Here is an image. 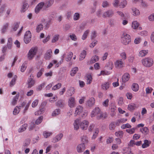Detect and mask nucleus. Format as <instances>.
<instances>
[{
  "mask_svg": "<svg viewBox=\"0 0 154 154\" xmlns=\"http://www.w3.org/2000/svg\"><path fill=\"white\" fill-rule=\"evenodd\" d=\"M45 110V108L44 106H41L39 110L35 112V115L38 116L42 114L44 112Z\"/></svg>",
  "mask_w": 154,
  "mask_h": 154,
  "instance_id": "nucleus-21",
  "label": "nucleus"
},
{
  "mask_svg": "<svg viewBox=\"0 0 154 154\" xmlns=\"http://www.w3.org/2000/svg\"><path fill=\"white\" fill-rule=\"evenodd\" d=\"M12 46V41L11 38H9L8 39L7 43V47L9 49H11Z\"/></svg>",
  "mask_w": 154,
  "mask_h": 154,
  "instance_id": "nucleus-31",
  "label": "nucleus"
},
{
  "mask_svg": "<svg viewBox=\"0 0 154 154\" xmlns=\"http://www.w3.org/2000/svg\"><path fill=\"white\" fill-rule=\"evenodd\" d=\"M141 63L144 66L149 67L152 66L153 61V59L150 57H146L141 60Z\"/></svg>",
  "mask_w": 154,
  "mask_h": 154,
  "instance_id": "nucleus-2",
  "label": "nucleus"
},
{
  "mask_svg": "<svg viewBox=\"0 0 154 154\" xmlns=\"http://www.w3.org/2000/svg\"><path fill=\"white\" fill-rule=\"evenodd\" d=\"M60 110L59 109H57L54 110L52 112V116H56L60 114Z\"/></svg>",
  "mask_w": 154,
  "mask_h": 154,
  "instance_id": "nucleus-44",
  "label": "nucleus"
},
{
  "mask_svg": "<svg viewBox=\"0 0 154 154\" xmlns=\"http://www.w3.org/2000/svg\"><path fill=\"white\" fill-rule=\"evenodd\" d=\"M148 19L150 21H154V13H153L149 16L148 17Z\"/></svg>",
  "mask_w": 154,
  "mask_h": 154,
  "instance_id": "nucleus-64",
  "label": "nucleus"
},
{
  "mask_svg": "<svg viewBox=\"0 0 154 154\" xmlns=\"http://www.w3.org/2000/svg\"><path fill=\"white\" fill-rule=\"evenodd\" d=\"M95 101L94 99V98L91 97L86 101V104L88 106L91 107L94 104Z\"/></svg>",
  "mask_w": 154,
  "mask_h": 154,
  "instance_id": "nucleus-16",
  "label": "nucleus"
},
{
  "mask_svg": "<svg viewBox=\"0 0 154 154\" xmlns=\"http://www.w3.org/2000/svg\"><path fill=\"white\" fill-rule=\"evenodd\" d=\"M102 6L103 8H108L109 6V4L107 1L104 0L102 2Z\"/></svg>",
  "mask_w": 154,
  "mask_h": 154,
  "instance_id": "nucleus-50",
  "label": "nucleus"
},
{
  "mask_svg": "<svg viewBox=\"0 0 154 154\" xmlns=\"http://www.w3.org/2000/svg\"><path fill=\"white\" fill-rule=\"evenodd\" d=\"M111 72L110 71H107L105 70H102L101 71L100 74L98 75V76L103 75V76L108 75L110 74L111 73Z\"/></svg>",
  "mask_w": 154,
  "mask_h": 154,
  "instance_id": "nucleus-41",
  "label": "nucleus"
},
{
  "mask_svg": "<svg viewBox=\"0 0 154 154\" xmlns=\"http://www.w3.org/2000/svg\"><path fill=\"white\" fill-rule=\"evenodd\" d=\"M120 1V0H113L112 2L113 6L116 8H117L119 7Z\"/></svg>",
  "mask_w": 154,
  "mask_h": 154,
  "instance_id": "nucleus-46",
  "label": "nucleus"
},
{
  "mask_svg": "<svg viewBox=\"0 0 154 154\" xmlns=\"http://www.w3.org/2000/svg\"><path fill=\"white\" fill-rule=\"evenodd\" d=\"M130 78V75L128 73L124 74L122 76V80L123 82H125L128 81Z\"/></svg>",
  "mask_w": 154,
  "mask_h": 154,
  "instance_id": "nucleus-20",
  "label": "nucleus"
},
{
  "mask_svg": "<svg viewBox=\"0 0 154 154\" xmlns=\"http://www.w3.org/2000/svg\"><path fill=\"white\" fill-rule=\"evenodd\" d=\"M44 71V69L43 68H41L39 71L37 72V77L38 78H40L43 74V73Z\"/></svg>",
  "mask_w": 154,
  "mask_h": 154,
  "instance_id": "nucleus-52",
  "label": "nucleus"
},
{
  "mask_svg": "<svg viewBox=\"0 0 154 154\" xmlns=\"http://www.w3.org/2000/svg\"><path fill=\"white\" fill-rule=\"evenodd\" d=\"M45 85V83L44 82L40 85L38 86L36 88V90L37 91H41L43 87H44Z\"/></svg>",
  "mask_w": 154,
  "mask_h": 154,
  "instance_id": "nucleus-62",
  "label": "nucleus"
},
{
  "mask_svg": "<svg viewBox=\"0 0 154 154\" xmlns=\"http://www.w3.org/2000/svg\"><path fill=\"white\" fill-rule=\"evenodd\" d=\"M131 42L130 36L126 33H124L121 36L122 43L124 45H127Z\"/></svg>",
  "mask_w": 154,
  "mask_h": 154,
  "instance_id": "nucleus-3",
  "label": "nucleus"
},
{
  "mask_svg": "<svg viewBox=\"0 0 154 154\" xmlns=\"http://www.w3.org/2000/svg\"><path fill=\"white\" fill-rule=\"evenodd\" d=\"M116 68H121L124 66V63L122 60L119 59L117 60L114 63Z\"/></svg>",
  "mask_w": 154,
  "mask_h": 154,
  "instance_id": "nucleus-13",
  "label": "nucleus"
},
{
  "mask_svg": "<svg viewBox=\"0 0 154 154\" xmlns=\"http://www.w3.org/2000/svg\"><path fill=\"white\" fill-rule=\"evenodd\" d=\"M68 105L70 108H73L76 105V101L75 97H70L68 101Z\"/></svg>",
  "mask_w": 154,
  "mask_h": 154,
  "instance_id": "nucleus-8",
  "label": "nucleus"
},
{
  "mask_svg": "<svg viewBox=\"0 0 154 154\" xmlns=\"http://www.w3.org/2000/svg\"><path fill=\"white\" fill-rule=\"evenodd\" d=\"M52 51L51 49L48 50L45 54L44 58L46 60H49L52 56Z\"/></svg>",
  "mask_w": 154,
  "mask_h": 154,
  "instance_id": "nucleus-15",
  "label": "nucleus"
},
{
  "mask_svg": "<svg viewBox=\"0 0 154 154\" xmlns=\"http://www.w3.org/2000/svg\"><path fill=\"white\" fill-rule=\"evenodd\" d=\"M123 134V132L122 131H119L116 132L115 133V134L116 136L118 137L121 138L122 137Z\"/></svg>",
  "mask_w": 154,
  "mask_h": 154,
  "instance_id": "nucleus-56",
  "label": "nucleus"
},
{
  "mask_svg": "<svg viewBox=\"0 0 154 154\" xmlns=\"http://www.w3.org/2000/svg\"><path fill=\"white\" fill-rule=\"evenodd\" d=\"M53 134L52 132L45 131L43 132V135L44 137L47 138L51 135Z\"/></svg>",
  "mask_w": 154,
  "mask_h": 154,
  "instance_id": "nucleus-37",
  "label": "nucleus"
},
{
  "mask_svg": "<svg viewBox=\"0 0 154 154\" xmlns=\"http://www.w3.org/2000/svg\"><path fill=\"white\" fill-rule=\"evenodd\" d=\"M64 101L62 100H58L56 103V105L60 108H63L65 106Z\"/></svg>",
  "mask_w": 154,
  "mask_h": 154,
  "instance_id": "nucleus-22",
  "label": "nucleus"
},
{
  "mask_svg": "<svg viewBox=\"0 0 154 154\" xmlns=\"http://www.w3.org/2000/svg\"><path fill=\"white\" fill-rule=\"evenodd\" d=\"M80 18V14L78 13H75L73 15V19L74 20H78Z\"/></svg>",
  "mask_w": 154,
  "mask_h": 154,
  "instance_id": "nucleus-49",
  "label": "nucleus"
},
{
  "mask_svg": "<svg viewBox=\"0 0 154 154\" xmlns=\"http://www.w3.org/2000/svg\"><path fill=\"white\" fill-rule=\"evenodd\" d=\"M139 34L143 36H146L148 35V32L146 30L142 31L139 33Z\"/></svg>",
  "mask_w": 154,
  "mask_h": 154,
  "instance_id": "nucleus-60",
  "label": "nucleus"
},
{
  "mask_svg": "<svg viewBox=\"0 0 154 154\" xmlns=\"http://www.w3.org/2000/svg\"><path fill=\"white\" fill-rule=\"evenodd\" d=\"M137 107L138 106L136 104L134 103H131L128 105V109L129 110L132 111Z\"/></svg>",
  "mask_w": 154,
  "mask_h": 154,
  "instance_id": "nucleus-25",
  "label": "nucleus"
},
{
  "mask_svg": "<svg viewBox=\"0 0 154 154\" xmlns=\"http://www.w3.org/2000/svg\"><path fill=\"white\" fill-rule=\"evenodd\" d=\"M111 111V115L112 116H113L115 114V111L116 110V106L115 105H112L110 107Z\"/></svg>",
  "mask_w": 154,
  "mask_h": 154,
  "instance_id": "nucleus-59",
  "label": "nucleus"
},
{
  "mask_svg": "<svg viewBox=\"0 0 154 154\" xmlns=\"http://www.w3.org/2000/svg\"><path fill=\"white\" fill-rule=\"evenodd\" d=\"M85 149V145L84 143H80L78 144L76 147V150L78 153H81Z\"/></svg>",
  "mask_w": 154,
  "mask_h": 154,
  "instance_id": "nucleus-14",
  "label": "nucleus"
},
{
  "mask_svg": "<svg viewBox=\"0 0 154 154\" xmlns=\"http://www.w3.org/2000/svg\"><path fill=\"white\" fill-rule=\"evenodd\" d=\"M86 55V52L85 51L83 50L81 52L80 56L79 59L80 60H83L85 57Z\"/></svg>",
  "mask_w": 154,
  "mask_h": 154,
  "instance_id": "nucleus-39",
  "label": "nucleus"
},
{
  "mask_svg": "<svg viewBox=\"0 0 154 154\" xmlns=\"http://www.w3.org/2000/svg\"><path fill=\"white\" fill-rule=\"evenodd\" d=\"M61 83H58L54 86L52 88V90H56L60 88L61 87Z\"/></svg>",
  "mask_w": 154,
  "mask_h": 154,
  "instance_id": "nucleus-51",
  "label": "nucleus"
},
{
  "mask_svg": "<svg viewBox=\"0 0 154 154\" xmlns=\"http://www.w3.org/2000/svg\"><path fill=\"white\" fill-rule=\"evenodd\" d=\"M31 33L30 31H27L26 32L23 39L24 41L26 44L28 43L31 41Z\"/></svg>",
  "mask_w": 154,
  "mask_h": 154,
  "instance_id": "nucleus-6",
  "label": "nucleus"
},
{
  "mask_svg": "<svg viewBox=\"0 0 154 154\" xmlns=\"http://www.w3.org/2000/svg\"><path fill=\"white\" fill-rule=\"evenodd\" d=\"M131 13L134 17L139 16L140 14V12L139 10L135 7H132L131 8Z\"/></svg>",
  "mask_w": 154,
  "mask_h": 154,
  "instance_id": "nucleus-10",
  "label": "nucleus"
},
{
  "mask_svg": "<svg viewBox=\"0 0 154 154\" xmlns=\"http://www.w3.org/2000/svg\"><path fill=\"white\" fill-rule=\"evenodd\" d=\"M131 88L133 91L136 92L139 89V86L137 84L134 83L132 85Z\"/></svg>",
  "mask_w": 154,
  "mask_h": 154,
  "instance_id": "nucleus-36",
  "label": "nucleus"
},
{
  "mask_svg": "<svg viewBox=\"0 0 154 154\" xmlns=\"http://www.w3.org/2000/svg\"><path fill=\"white\" fill-rule=\"evenodd\" d=\"M36 48H32L29 51L27 54V58L29 60H32L37 52Z\"/></svg>",
  "mask_w": 154,
  "mask_h": 154,
  "instance_id": "nucleus-4",
  "label": "nucleus"
},
{
  "mask_svg": "<svg viewBox=\"0 0 154 154\" xmlns=\"http://www.w3.org/2000/svg\"><path fill=\"white\" fill-rule=\"evenodd\" d=\"M78 68L77 67L73 68L71 72V75L72 76H73L78 71Z\"/></svg>",
  "mask_w": 154,
  "mask_h": 154,
  "instance_id": "nucleus-55",
  "label": "nucleus"
},
{
  "mask_svg": "<svg viewBox=\"0 0 154 154\" xmlns=\"http://www.w3.org/2000/svg\"><path fill=\"white\" fill-rule=\"evenodd\" d=\"M45 5L44 2H41L39 3L36 6L35 11V13L38 14L40 11L43 8Z\"/></svg>",
  "mask_w": 154,
  "mask_h": 154,
  "instance_id": "nucleus-11",
  "label": "nucleus"
},
{
  "mask_svg": "<svg viewBox=\"0 0 154 154\" xmlns=\"http://www.w3.org/2000/svg\"><path fill=\"white\" fill-rule=\"evenodd\" d=\"M89 32V30H87L84 32L82 38V40H84L86 39Z\"/></svg>",
  "mask_w": 154,
  "mask_h": 154,
  "instance_id": "nucleus-53",
  "label": "nucleus"
},
{
  "mask_svg": "<svg viewBox=\"0 0 154 154\" xmlns=\"http://www.w3.org/2000/svg\"><path fill=\"white\" fill-rule=\"evenodd\" d=\"M43 119V117L42 116H39L36 120L35 121V124L37 125L40 124L42 122Z\"/></svg>",
  "mask_w": 154,
  "mask_h": 154,
  "instance_id": "nucleus-63",
  "label": "nucleus"
},
{
  "mask_svg": "<svg viewBox=\"0 0 154 154\" xmlns=\"http://www.w3.org/2000/svg\"><path fill=\"white\" fill-rule=\"evenodd\" d=\"M86 84L87 85L90 84L92 82V78L91 74H88L86 76Z\"/></svg>",
  "mask_w": 154,
  "mask_h": 154,
  "instance_id": "nucleus-33",
  "label": "nucleus"
},
{
  "mask_svg": "<svg viewBox=\"0 0 154 154\" xmlns=\"http://www.w3.org/2000/svg\"><path fill=\"white\" fill-rule=\"evenodd\" d=\"M128 2L126 0H123L119 3V7L120 8H124L126 6Z\"/></svg>",
  "mask_w": 154,
  "mask_h": 154,
  "instance_id": "nucleus-26",
  "label": "nucleus"
},
{
  "mask_svg": "<svg viewBox=\"0 0 154 154\" xmlns=\"http://www.w3.org/2000/svg\"><path fill=\"white\" fill-rule=\"evenodd\" d=\"M19 96V94H17L16 95L15 97L13 98L11 102V105L14 106L17 104Z\"/></svg>",
  "mask_w": 154,
  "mask_h": 154,
  "instance_id": "nucleus-29",
  "label": "nucleus"
},
{
  "mask_svg": "<svg viewBox=\"0 0 154 154\" xmlns=\"http://www.w3.org/2000/svg\"><path fill=\"white\" fill-rule=\"evenodd\" d=\"M63 134L62 133L57 135L52 139L51 142L53 143H56L60 141L63 138Z\"/></svg>",
  "mask_w": 154,
  "mask_h": 154,
  "instance_id": "nucleus-9",
  "label": "nucleus"
},
{
  "mask_svg": "<svg viewBox=\"0 0 154 154\" xmlns=\"http://www.w3.org/2000/svg\"><path fill=\"white\" fill-rule=\"evenodd\" d=\"M75 89L73 87H70L66 91V93L69 96H72L75 93Z\"/></svg>",
  "mask_w": 154,
  "mask_h": 154,
  "instance_id": "nucleus-18",
  "label": "nucleus"
},
{
  "mask_svg": "<svg viewBox=\"0 0 154 154\" xmlns=\"http://www.w3.org/2000/svg\"><path fill=\"white\" fill-rule=\"evenodd\" d=\"M17 78V76L15 75L14 77V78H13V79H12L10 83V87H12L15 85L16 81Z\"/></svg>",
  "mask_w": 154,
  "mask_h": 154,
  "instance_id": "nucleus-54",
  "label": "nucleus"
},
{
  "mask_svg": "<svg viewBox=\"0 0 154 154\" xmlns=\"http://www.w3.org/2000/svg\"><path fill=\"white\" fill-rule=\"evenodd\" d=\"M54 0H47L45 3L46 8H49L54 4Z\"/></svg>",
  "mask_w": 154,
  "mask_h": 154,
  "instance_id": "nucleus-35",
  "label": "nucleus"
},
{
  "mask_svg": "<svg viewBox=\"0 0 154 154\" xmlns=\"http://www.w3.org/2000/svg\"><path fill=\"white\" fill-rule=\"evenodd\" d=\"M20 23L19 22H16L14 23L13 26V29L14 31L17 30L19 27Z\"/></svg>",
  "mask_w": 154,
  "mask_h": 154,
  "instance_id": "nucleus-61",
  "label": "nucleus"
},
{
  "mask_svg": "<svg viewBox=\"0 0 154 154\" xmlns=\"http://www.w3.org/2000/svg\"><path fill=\"white\" fill-rule=\"evenodd\" d=\"M106 66L107 67L109 70H112L113 67V63L112 61H109L106 64Z\"/></svg>",
  "mask_w": 154,
  "mask_h": 154,
  "instance_id": "nucleus-43",
  "label": "nucleus"
},
{
  "mask_svg": "<svg viewBox=\"0 0 154 154\" xmlns=\"http://www.w3.org/2000/svg\"><path fill=\"white\" fill-rule=\"evenodd\" d=\"M60 35L58 34H56L54 35L53 37L51 40V42L54 43L57 41L59 38Z\"/></svg>",
  "mask_w": 154,
  "mask_h": 154,
  "instance_id": "nucleus-40",
  "label": "nucleus"
},
{
  "mask_svg": "<svg viewBox=\"0 0 154 154\" xmlns=\"http://www.w3.org/2000/svg\"><path fill=\"white\" fill-rule=\"evenodd\" d=\"M140 131L143 134L145 135L147 134L149 132V129L147 127H144L141 128L140 129Z\"/></svg>",
  "mask_w": 154,
  "mask_h": 154,
  "instance_id": "nucleus-32",
  "label": "nucleus"
},
{
  "mask_svg": "<svg viewBox=\"0 0 154 154\" xmlns=\"http://www.w3.org/2000/svg\"><path fill=\"white\" fill-rule=\"evenodd\" d=\"M140 25L139 23L136 20L134 21L132 23L131 27L134 29H136Z\"/></svg>",
  "mask_w": 154,
  "mask_h": 154,
  "instance_id": "nucleus-27",
  "label": "nucleus"
},
{
  "mask_svg": "<svg viewBox=\"0 0 154 154\" xmlns=\"http://www.w3.org/2000/svg\"><path fill=\"white\" fill-rule=\"evenodd\" d=\"M151 143V141L147 140H145L144 141V143L142 145V147L145 148L148 147Z\"/></svg>",
  "mask_w": 154,
  "mask_h": 154,
  "instance_id": "nucleus-38",
  "label": "nucleus"
},
{
  "mask_svg": "<svg viewBox=\"0 0 154 154\" xmlns=\"http://www.w3.org/2000/svg\"><path fill=\"white\" fill-rule=\"evenodd\" d=\"M43 29V25L41 24L38 25L36 27V30L37 32H39L42 30Z\"/></svg>",
  "mask_w": 154,
  "mask_h": 154,
  "instance_id": "nucleus-58",
  "label": "nucleus"
},
{
  "mask_svg": "<svg viewBox=\"0 0 154 154\" xmlns=\"http://www.w3.org/2000/svg\"><path fill=\"white\" fill-rule=\"evenodd\" d=\"M153 89L152 88L150 87H147L145 89L146 94H149L152 93Z\"/></svg>",
  "mask_w": 154,
  "mask_h": 154,
  "instance_id": "nucleus-57",
  "label": "nucleus"
},
{
  "mask_svg": "<svg viewBox=\"0 0 154 154\" xmlns=\"http://www.w3.org/2000/svg\"><path fill=\"white\" fill-rule=\"evenodd\" d=\"M27 126L28 125L27 124H23L21 126L18 130V132L19 133H21L24 131L26 130Z\"/></svg>",
  "mask_w": 154,
  "mask_h": 154,
  "instance_id": "nucleus-24",
  "label": "nucleus"
},
{
  "mask_svg": "<svg viewBox=\"0 0 154 154\" xmlns=\"http://www.w3.org/2000/svg\"><path fill=\"white\" fill-rule=\"evenodd\" d=\"M89 125V122L86 120L81 121L79 119H76L74 122L73 125L74 129L75 130H78L79 128L82 130H86Z\"/></svg>",
  "mask_w": 154,
  "mask_h": 154,
  "instance_id": "nucleus-1",
  "label": "nucleus"
},
{
  "mask_svg": "<svg viewBox=\"0 0 154 154\" xmlns=\"http://www.w3.org/2000/svg\"><path fill=\"white\" fill-rule=\"evenodd\" d=\"M83 111V108L82 106L80 105H78L76 106L75 108L74 113V116H75L77 115H79Z\"/></svg>",
  "mask_w": 154,
  "mask_h": 154,
  "instance_id": "nucleus-12",
  "label": "nucleus"
},
{
  "mask_svg": "<svg viewBox=\"0 0 154 154\" xmlns=\"http://www.w3.org/2000/svg\"><path fill=\"white\" fill-rule=\"evenodd\" d=\"M148 53L147 50H143L140 51L139 53V56L141 57L145 56Z\"/></svg>",
  "mask_w": 154,
  "mask_h": 154,
  "instance_id": "nucleus-30",
  "label": "nucleus"
},
{
  "mask_svg": "<svg viewBox=\"0 0 154 154\" xmlns=\"http://www.w3.org/2000/svg\"><path fill=\"white\" fill-rule=\"evenodd\" d=\"M29 6L28 4L24 3L21 9V12H24L26 11L28 8Z\"/></svg>",
  "mask_w": 154,
  "mask_h": 154,
  "instance_id": "nucleus-45",
  "label": "nucleus"
},
{
  "mask_svg": "<svg viewBox=\"0 0 154 154\" xmlns=\"http://www.w3.org/2000/svg\"><path fill=\"white\" fill-rule=\"evenodd\" d=\"M110 83L109 82H105L102 85V88L104 90H107L109 87Z\"/></svg>",
  "mask_w": 154,
  "mask_h": 154,
  "instance_id": "nucleus-28",
  "label": "nucleus"
},
{
  "mask_svg": "<svg viewBox=\"0 0 154 154\" xmlns=\"http://www.w3.org/2000/svg\"><path fill=\"white\" fill-rule=\"evenodd\" d=\"M114 13L112 9H109L103 12L102 17L104 18L112 17L114 15Z\"/></svg>",
  "mask_w": 154,
  "mask_h": 154,
  "instance_id": "nucleus-5",
  "label": "nucleus"
},
{
  "mask_svg": "<svg viewBox=\"0 0 154 154\" xmlns=\"http://www.w3.org/2000/svg\"><path fill=\"white\" fill-rule=\"evenodd\" d=\"M100 112V110L99 108L98 107L95 108L91 112V117H93L95 116H97Z\"/></svg>",
  "mask_w": 154,
  "mask_h": 154,
  "instance_id": "nucleus-17",
  "label": "nucleus"
},
{
  "mask_svg": "<svg viewBox=\"0 0 154 154\" xmlns=\"http://www.w3.org/2000/svg\"><path fill=\"white\" fill-rule=\"evenodd\" d=\"M31 140L29 138H27L24 141L23 147H27L29 145L30 143Z\"/></svg>",
  "mask_w": 154,
  "mask_h": 154,
  "instance_id": "nucleus-42",
  "label": "nucleus"
},
{
  "mask_svg": "<svg viewBox=\"0 0 154 154\" xmlns=\"http://www.w3.org/2000/svg\"><path fill=\"white\" fill-rule=\"evenodd\" d=\"M99 59V57L98 56L96 55L94 56L91 57L90 61L88 62V63L90 64L94 63L98 61Z\"/></svg>",
  "mask_w": 154,
  "mask_h": 154,
  "instance_id": "nucleus-23",
  "label": "nucleus"
},
{
  "mask_svg": "<svg viewBox=\"0 0 154 154\" xmlns=\"http://www.w3.org/2000/svg\"><path fill=\"white\" fill-rule=\"evenodd\" d=\"M21 106H17L14 109L13 111V114L15 115H17L18 114L19 112L20 111V109Z\"/></svg>",
  "mask_w": 154,
  "mask_h": 154,
  "instance_id": "nucleus-48",
  "label": "nucleus"
},
{
  "mask_svg": "<svg viewBox=\"0 0 154 154\" xmlns=\"http://www.w3.org/2000/svg\"><path fill=\"white\" fill-rule=\"evenodd\" d=\"M8 26V23H6L2 27L1 30V33L2 34H4L6 32Z\"/></svg>",
  "mask_w": 154,
  "mask_h": 154,
  "instance_id": "nucleus-47",
  "label": "nucleus"
},
{
  "mask_svg": "<svg viewBox=\"0 0 154 154\" xmlns=\"http://www.w3.org/2000/svg\"><path fill=\"white\" fill-rule=\"evenodd\" d=\"M35 82V81L33 79V76L30 75L28 78L27 82L28 88H31L34 86Z\"/></svg>",
  "mask_w": 154,
  "mask_h": 154,
  "instance_id": "nucleus-7",
  "label": "nucleus"
},
{
  "mask_svg": "<svg viewBox=\"0 0 154 154\" xmlns=\"http://www.w3.org/2000/svg\"><path fill=\"white\" fill-rule=\"evenodd\" d=\"M120 57L122 60H125L127 58L126 53L125 51H122L120 53Z\"/></svg>",
  "mask_w": 154,
  "mask_h": 154,
  "instance_id": "nucleus-34",
  "label": "nucleus"
},
{
  "mask_svg": "<svg viewBox=\"0 0 154 154\" xmlns=\"http://www.w3.org/2000/svg\"><path fill=\"white\" fill-rule=\"evenodd\" d=\"M81 140L82 142L81 143H84V144H87L88 142V137L85 135L82 136L81 137Z\"/></svg>",
  "mask_w": 154,
  "mask_h": 154,
  "instance_id": "nucleus-19",
  "label": "nucleus"
}]
</instances>
